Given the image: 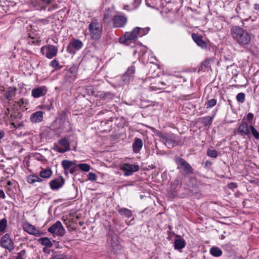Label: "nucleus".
<instances>
[{
  "mask_svg": "<svg viewBox=\"0 0 259 259\" xmlns=\"http://www.w3.org/2000/svg\"><path fill=\"white\" fill-rule=\"evenodd\" d=\"M230 31L232 38L239 45L245 46L249 44L251 36L246 30L235 26L231 28Z\"/></svg>",
  "mask_w": 259,
  "mask_h": 259,
  "instance_id": "f257e3e1",
  "label": "nucleus"
},
{
  "mask_svg": "<svg viewBox=\"0 0 259 259\" xmlns=\"http://www.w3.org/2000/svg\"><path fill=\"white\" fill-rule=\"evenodd\" d=\"M149 27H135L131 32H126L124 34V38H120V41L123 43L127 40H136L138 37H142L147 34L149 31Z\"/></svg>",
  "mask_w": 259,
  "mask_h": 259,
  "instance_id": "f03ea898",
  "label": "nucleus"
},
{
  "mask_svg": "<svg viewBox=\"0 0 259 259\" xmlns=\"http://www.w3.org/2000/svg\"><path fill=\"white\" fill-rule=\"evenodd\" d=\"M175 162L182 175L186 176L193 174V168L184 159L177 156L175 158Z\"/></svg>",
  "mask_w": 259,
  "mask_h": 259,
  "instance_id": "7ed1b4c3",
  "label": "nucleus"
},
{
  "mask_svg": "<svg viewBox=\"0 0 259 259\" xmlns=\"http://www.w3.org/2000/svg\"><path fill=\"white\" fill-rule=\"evenodd\" d=\"M102 30V24L96 19L93 20L89 26L91 37L94 40H97L101 38Z\"/></svg>",
  "mask_w": 259,
  "mask_h": 259,
  "instance_id": "20e7f679",
  "label": "nucleus"
},
{
  "mask_svg": "<svg viewBox=\"0 0 259 259\" xmlns=\"http://www.w3.org/2000/svg\"><path fill=\"white\" fill-rule=\"evenodd\" d=\"M54 150L61 153H65L70 150V142L68 137L61 138L58 141V144L55 143L52 148Z\"/></svg>",
  "mask_w": 259,
  "mask_h": 259,
  "instance_id": "39448f33",
  "label": "nucleus"
},
{
  "mask_svg": "<svg viewBox=\"0 0 259 259\" xmlns=\"http://www.w3.org/2000/svg\"><path fill=\"white\" fill-rule=\"evenodd\" d=\"M158 135L168 148H172L175 146L176 137L174 134L160 133Z\"/></svg>",
  "mask_w": 259,
  "mask_h": 259,
  "instance_id": "423d86ee",
  "label": "nucleus"
},
{
  "mask_svg": "<svg viewBox=\"0 0 259 259\" xmlns=\"http://www.w3.org/2000/svg\"><path fill=\"white\" fill-rule=\"evenodd\" d=\"M48 232L54 236H63L65 232V229L60 221L56 222L48 230Z\"/></svg>",
  "mask_w": 259,
  "mask_h": 259,
  "instance_id": "0eeeda50",
  "label": "nucleus"
},
{
  "mask_svg": "<svg viewBox=\"0 0 259 259\" xmlns=\"http://www.w3.org/2000/svg\"><path fill=\"white\" fill-rule=\"evenodd\" d=\"M120 168L124 171V176H129L133 175L134 172L139 170L138 165L123 163L120 164Z\"/></svg>",
  "mask_w": 259,
  "mask_h": 259,
  "instance_id": "6e6552de",
  "label": "nucleus"
},
{
  "mask_svg": "<svg viewBox=\"0 0 259 259\" xmlns=\"http://www.w3.org/2000/svg\"><path fill=\"white\" fill-rule=\"evenodd\" d=\"M113 26L114 28H123L127 22V18L122 15H115L112 19Z\"/></svg>",
  "mask_w": 259,
  "mask_h": 259,
  "instance_id": "1a4fd4ad",
  "label": "nucleus"
},
{
  "mask_svg": "<svg viewBox=\"0 0 259 259\" xmlns=\"http://www.w3.org/2000/svg\"><path fill=\"white\" fill-rule=\"evenodd\" d=\"M46 50V56L48 59H52L57 56L58 53V48L52 45H49L46 46H43L41 49L40 52L42 54H44V50Z\"/></svg>",
  "mask_w": 259,
  "mask_h": 259,
  "instance_id": "9d476101",
  "label": "nucleus"
},
{
  "mask_svg": "<svg viewBox=\"0 0 259 259\" xmlns=\"http://www.w3.org/2000/svg\"><path fill=\"white\" fill-rule=\"evenodd\" d=\"M0 244L2 247L10 251L14 249V243L8 234H6L2 237Z\"/></svg>",
  "mask_w": 259,
  "mask_h": 259,
  "instance_id": "9b49d317",
  "label": "nucleus"
},
{
  "mask_svg": "<svg viewBox=\"0 0 259 259\" xmlns=\"http://www.w3.org/2000/svg\"><path fill=\"white\" fill-rule=\"evenodd\" d=\"M82 46L83 43L81 40L78 39H73L68 44L67 47V51L70 54H74L75 52L73 49H75L76 51H78L82 48Z\"/></svg>",
  "mask_w": 259,
  "mask_h": 259,
  "instance_id": "f8f14e48",
  "label": "nucleus"
},
{
  "mask_svg": "<svg viewBox=\"0 0 259 259\" xmlns=\"http://www.w3.org/2000/svg\"><path fill=\"white\" fill-rule=\"evenodd\" d=\"M135 72V67L132 65L128 67L125 73L122 75L121 79L124 84H127L133 80L134 78V74Z\"/></svg>",
  "mask_w": 259,
  "mask_h": 259,
  "instance_id": "ddd939ff",
  "label": "nucleus"
},
{
  "mask_svg": "<svg viewBox=\"0 0 259 259\" xmlns=\"http://www.w3.org/2000/svg\"><path fill=\"white\" fill-rule=\"evenodd\" d=\"M23 229L28 234L35 236H40L43 234L40 231L36 228L34 226L32 225L29 223H24L23 225Z\"/></svg>",
  "mask_w": 259,
  "mask_h": 259,
  "instance_id": "4468645a",
  "label": "nucleus"
},
{
  "mask_svg": "<svg viewBox=\"0 0 259 259\" xmlns=\"http://www.w3.org/2000/svg\"><path fill=\"white\" fill-rule=\"evenodd\" d=\"M76 68L74 67H71L66 71L64 76V79L67 82H72L76 79Z\"/></svg>",
  "mask_w": 259,
  "mask_h": 259,
  "instance_id": "2eb2a0df",
  "label": "nucleus"
},
{
  "mask_svg": "<svg viewBox=\"0 0 259 259\" xmlns=\"http://www.w3.org/2000/svg\"><path fill=\"white\" fill-rule=\"evenodd\" d=\"M192 37L194 42L203 49H206L208 48V45L206 41L203 40L202 36L200 34L193 33Z\"/></svg>",
  "mask_w": 259,
  "mask_h": 259,
  "instance_id": "dca6fc26",
  "label": "nucleus"
},
{
  "mask_svg": "<svg viewBox=\"0 0 259 259\" xmlns=\"http://www.w3.org/2000/svg\"><path fill=\"white\" fill-rule=\"evenodd\" d=\"M65 183V180L62 177H60L58 179L52 180L50 182V186L52 190H56L61 188Z\"/></svg>",
  "mask_w": 259,
  "mask_h": 259,
  "instance_id": "f3484780",
  "label": "nucleus"
},
{
  "mask_svg": "<svg viewBox=\"0 0 259 259\" xmlns=\"http://www.w3.org/2000/svg\"><path fill=\"white\" fill-rule=\"evenodd\" d=\"M47 89L45 86L34 88L32 90V96L35 98H38L45 96L47 93Z\"/></svg>",
  "mask_w": 259,
  "mask_h": 259,
  "instance_id": "a211bd4d",
  "label": "nucleus"
},
{
  "mask_svg": "<svg viewBox=\"0 0 259 259\" xmlns=\"http://www.w3.org/2000/svg\"><path fill=\"white\" fill-rule=\"evenodd\" d=\"M237 132L241 136L246 135L249 136L250 135V130L248 128L247 123L246 121H242L241 124L238 127Z\"/></svg>",
  "mask_w": 259,
  "mask_h": 259,
  "instance_id": "6ab92c4d",
  "label": "nucleus"
},
{
  "mask_svg": "<svg viewBox=\"0 0 259 259\" xmlns=\"http://www.w3.org/2000/svg\"><path fill=\"white\" fill-rule=\"evenodd\" d=\"M44 112L41 111H36L32 113L30 116V120L32 122L38 123L43 119Z\"/></svg>",
  "mask_w": 259,
  "mask_h": 259,
  "instance_id": "aec40b11",
  "label": "nucleus"
},
{
  "mask_svg": "<svg viewBox=\"0 0 259 259\" xmlns=\"http://www.w3.org/2000/svg\"><path fill=\"white\" fill-rule=\"evenodd\" d=\"M143 146V142L141 139L136 138L133 144V149L135 153H139Z\"/></svg>",
  "mask_w": 259,
  "mask_h": 259,
  "instance_id": "412c9836",
  "label": "nucleus"
},
{
  "mask_svg": "<svg viewBox=\"0 0 259 259\" xmlns=\"http://www.w3.org/2000/svg\"><path fill=\"white\" fill-rule=\"evenodd\" d=\"M61 122L60 123L59 128L65 132H69L71 130L70 122L68 120L61 119Z\"/></svg>",
  "mask_w": 259,
  "mask_h": 259,
  "instance_id": "4be33fe9",
  "label": "nucleus"
},
{
  "mask_svg": "<svg viewBox=\"0 0 259 259\" xmlns=\"http://www.w3.org/2000/svg\"><path fill=\"white\" fill-rule=\"evenodd\" d=\"M16 89L15 88L10 87L5 93V97L6 99L10 100L11 98L14 97L16 94Z\"/></svg>",
  "mask_w": 259,
  "mask_h": 259,
  "instance_id": "5701e85b",
  "label": "nucleus"
},
{
  "mask_svg": "<svg viewBox=\"0 0 259 259\" xmlns=\"http://www.w3.org/2000/svg\"><path fill=\"white\" fill-rule=\"evenodd\" d=\"M118 212L121 215H123L128 218L132 216V210L126 208H119L118 209Z\"/></svg>",
  "mask_w": 259,
  "mask_h": 259,
  "instance_id": "b1692460",
  "label": "nucleus"
},
{
  "mask_svg": "<svg viewBox=\"0 0 259 259\" xmlns=\"http://www.w3.org/2000/svg\"><path fill=\"white\" fill-rule=\"evenodd\" d=\"M75 161H70L68 160H63L61 162L64 170H69L72 165H75Z\"/></svg>",
  "mask_w": 259,
  "mask_h": 259,
  "instance_id": "393cba45",
  "label": "nucleus"
},
{
  "mask_svg": "<svg viewBox=\"0 0 259 259\" xmlns=\"http://www.w3.org/2000/svg\"><path fill=\"white\" fill-rule=\"evenodd\" d=\"M38 241L42 245H44L48 248H50L53 246V243L48 237L40 238L38 240Z\"/></svg>",
  "mask_w": 259,
  "mask_h": 259,
  "instance_id": "a878e982",
  "label": "nucleus"
},
{
  "mask_svg": "<svg viewBox=\"0 0 259 259\" xmlns=\"http://www.w3.org/2000/svg\"><path fill=\"white\" fill-rule=\"evenodd\" d=\"M52 171L51 168L42 169L39 172L40 176L45 179H48L52 175Z\"/></svg>",
  "mask_w": 259,
  "mask_h": 259,
  "instance_id": "bb28decb",
  "label": "nucleus"
},
{
  "mask_svg": "<svg viewBox=\"0 0 259 259\" xmlns=\"http://www.w3.org/2000/svg\"><path fill=\"white\" fill-rule=\"evenodd\" d=\"M210 253L213 256L219 257L222 254V251L218 247L213 246L210 248Z\"/></svg>",
  "mask_w": 259,
  "mask_h": 259,
  "instance_id": "cd10ccee",
  "label": "nucleus"
},
{
  "mask_svg": "<svg viewBox=\"0 0 259 259\" xmlns=\"http://www.w3.org/2000/svg\"><path fill=\"white\" fill-rule=\"evenodd\" d=\"M185 246V242L183 239H177L175 241V249H181Z\"/></svg>",
  "mask_w": 259,
  "mask_h": 259,
  "instance_id": "c85d7f7f",
  "label": "nucleus"
},
{
  "mask_svg": "<svg viewBox=\"0 0 259 259\" xmlns=\"http://www.w3.org/2000/svg\"><path fill=\"white\" fill-rule=\"evenodd\" d=\"M10 110L8 108L7 109V110L6 111V114L8 115H10V116L11 117V120H13L15 119H17L18 118H20L19 116L20 114V113L19 112H16V111H13L12 113H11Z\"/></svg>",
  "mask_w": 259,
  "mask_h": 259,
  "instance_id": "c756f323",
  "label": "nucleus"
},
{
  "mask_svg": "<svg viewBox=\"0 0 259 259\" xmlns=\"http://www.w3.org/2000/svg\"><path fill=\"white\" fill-rule=\"evenodd\" d=\"M150 91H157L163 89V87L160 83V81H158L155 83L151 84L149 87Z\"/></svg>",
  "mask_w": 259,
  "mask_h": 259,
  "instance_id": "7c9ffc66",
  "label": "nucleus"
},
{
  "mask_svg": "<svg viewBox=\"0 0 259 259\" xmlns=\"http://www.w3.org/2000/svg\"><path fill=\"white\" fill-rule=\"evenodd\" d=\"M212 118L207 116L201 118V122L205 125L208 126L211 124Z\"/></svg>",
  "mask_w": 259,
  "mask_h": 259,
  "instance_id": "2f4dec72",
  "label": "nucleus"
},
{
  "mask_svg": "<svg viewBox=\"0 0 259 259\" xmlns=\"http://www.w3.org/2000/svg\"><path fill=\"white\" fill-rule=\"evenodd\" d=\"M76 166L79 167L82 171L88 172L91 169V166L87 163H79L76 164Z\"/></svg>",
  "mask_w": 259,
  "mask_h": 259,
  "instance_id": "473e14b6",
  "label": "nucleus"
},
{
  "mask_svg": "<svg viewBox=\"0 0 259 259\" xmlns=\"http://www.w3.org/2000/svg\"><path fill=\"white\" fill-rule=\"evenodd\" d=\"M7 224L8 222L6 219L4 218L0 220V232H4L5 231Z\"/></svg>",
  "mask_w": 259,
  "mask_h": 259,
  "instance_id": "72a5a7b5",
  "label": "nucleus"
},
{
  "mask_svg": "<svg viewBox=\"0 0 259 259\" xmlns=\"http://www.w3.org/2000/svg\"><path fill=\"white\" fill-rule=\"evenodd\" d=\"M217 100L215 99H211L209 100L205 104L206 108H211L217 104Z\"/></svg>",
  "mask_w": 259,
  "mask_h": 259,
  "instance_id": "f704fd0d",
  "label": "nucleus"
},
{
  "mask_svg": "<svg viewBox=\"0 0 259 259\" xmlns=\"http://www.w3.org/2000/svg\"><path fill=\"white\" fill-rule=\"evenodd\" d=\"M207 155L210 157L217 158L218 155V152L215 150L208 149L207 150Z\"/></svg>",
  "mask_w": 259,
  "mask_h": 259,
  "instance_id": "c9c22d12",
  "label": "nucleus"
},
{
  "mask_svg": "<svg viewBox=\"0 0 259 259\" xmlns=\"http://www.w3.org/2000/svg\"><path fill=\"white\" fill-rule=\"evenodd\" d=\"M245 95L243 93H240L236 96L237 101L241 103H243L245 100Z\"/></svg>",
  "mask_w": 259,
  "mask_h": 259,
  "instance_id": "e433bc0d",
  "label": "nucleus"
},
{
  "mask_svg": "<svg viewBox=\"0 0 259 259\" xmlns=\"http://www.w3.org/2000/svg\"><path fill=\"white\" fill-rule=\"evenodd\" d=\"M250 130L254 137L256 139L259 140V133L254 128V127L253 125H251L250 126Z\"/></svg>",
  "mask_w": 259,
  "mask_h": 259,
  "instance_id": "4c0bfd02",
  "label": "nucleus"
},
{
  "mask_svg": "<svg viewBox=\"0 0 259 259\" xmlns=\"http://www.w3.org/2000/svg\"><path fill=\"white\" fill-rule=\"evenodd\" d=\"M26 250L23 249L18 253L16 259H26Z\"/></svg>",
  "mask_w": 259,
  "mask_h": 259,
  "instance_id": "58836bf2",
  "label": "nucleus"
},
{
  "mask_svg": "<svg viewBox=\"0 0 259 259\" xmlns=\"http://www.w3.org/2000/svg\"><path fill=\"white\" fill-rule=\"evenodd\" d=\"M51 259H71V258L66 254H59L52 257Z\"/></svg>",
  "mask_w": 259,
  "mask_h": 259,
  "instance_id": "ea45409f",
  "label": "nucleus"
},
{
  "mask_svg": "<svg viewBox=\"0 0 259 259\" xmlns=\"http://www.w3.org/2000/svg\"><path fill=\"white\" fill-rule=\"evenodd\" d=\"M36 176L34 175L28 176L27 178V181L30 184L34 183L36 182Z\"/></svg>",
  "mask_w": 259,
  "mask_h": 259,
  "instance_id": "a19ab883",
  "label": "nucleus"
},
{
  "mask_svg": "<svg viewBox=\"0 0 259 259\" xmlns=\"http://www.w3.org/2000/svg\"><path fill=\"white\" fill-rule=\"evenodd\" d=\"M97 176L95 174L90 172L88 175V179L91 181H95L97 180Z\"/></svg>",
  "mask_w": 259,
  "mask_h": 259,
  "instance_id": "79ce46f5",
  "label": "nucleus"
},
{
  "mask_svg": "<svg viewBox=\"0 0 259 259\" xmlns=\"http://www.w3.org/2000/svg\"><path fill=\"white\" fill-rule=\"evenodd\" d=\"M50 66L53 68H56L57 67H59V63L57 59H55L51 62Z\"/></svg>",
  "mask_w": 259,
  "mask_h": 259,
  "instance_id": "37998d69",
  "label": "nucleus"
},
{
  "mask_svg": "<svg viewBox=\"0 0 259 259\" xmlns=\"http://www.w3.org/2000/svg\"><path fill=\"white\" fill-rule=\"evenodd\" d=\"M253 114L252 113H249L247 115L246 119L249 123H251L253 118Z\"/></svg>",
  "mask_w": 259,
  "mask_h": 259,
  "instance_id": "c03bdc74",
  "label": "nucleus"
},
{
  "mask_svg": "<svg viewBox=\"0 0 259 259\" xmlns=\"http://www.w3.org/2000/svg\"><path fill=\"white\" fill-rule=\"evenodd\" d=\"M103 20L105 22L108 23L110 21V16L108 13H105L104 15Z\"/></svg>",
  "mask_w": 259,
  "mask_h": 259,
  "instance_id": "a18cd8bd",
  "label": "nucleus"
},
{
  "mask_svg": "<svg viewBox=\"0 0 259 259\" xmlns=\"http://www.w3.org/2000/svg\"><path fill=\"white\" fill-rule=\"evenodd\" d=\"M211 164H212V163L210 161L206 160L204 163V167L205 168H209L210 167Z\"/></svg>",
  "mask_w": 259,
  "mask_h": 259,
  "instance_id": "49530a36",
  "label": "nucleus"
},
{
  "mask_svg": "<svg viewBox=\"0 0 259 259\" xmlns=\"http://www.w3.org/2000/svg\"><path fill=\"white\" fill-rule=\"evenodd\" d=\"M77 167L76 165L74 167H71L69 170V172L71 174H73L76 170H77Z\"/></svg>",
  "mask_w": 259,
  "mask_h": 259,
  "instance_id": "de8ad7c7",
  "label": "nucleus"
},
{
  "mask_svg": "<svg viewBox=\"0 0 259 259\" xmlns=\"http://www.w3.org/2000/svg\"><path fill=\"white\" fill-rule=\"evenodd\" d=\"M25 102L24 99H21L18 102H16L20 107L22 106Z\"/></svg>",
  "mask_w": 259,
  "mask_h": 259,
  "instance_id": "09e8293b",
  "label": "nucleus"
},
{
  "mask_svg": "<svg viewBox=\"0 0 259 259\" xmlns=\"http://www.w3.org/2000/svg\"><path fill=\"white\" fill-rule=\"evenodd\" d=\"M43 4H50L53 0H40Z\"/></svg>",
  "mask_w": 259,
  "mask_h": 259,
  "instance_id": "8fccbe9b",
  "label": "nucleus"
},
{
  "mask_svg": "<svg viewBox=\"0 0 259 259\" xmlns=\"http://www.w3.org/2000/svg\"><path fill=\"white\" fill-rule=\"evenodd\" d=\"M57 8H58V5L57 4H55V5H54L52 7H50L48 9V11H50L51 10H55V9H56Z\"/></svg>",
  "mask_w": 259,
  "mask_h": 259,
  "instance_id": "3c124183",
  "label": "nucleus"
},
{
  "mask_svg": "<svg viewBox=\"0 0 259 259\" xmlns=\"http://www.w3.org/2000/svg\"><path fill=\"white\" fill-rule=\"evenodd\" d=\"M229 187H230V188H236V187H237V185H236V184H235V183H233L229 184Z\"/></svg>",
  "mask_w": 259,
  "mask_h": 259,
  "instance_id": "603ef678",
  "label": "nucleus"
},
{
  "mask_svg": "<svg viewBox=\"0 0 259 259\" xmlns=\"http://www.w3.org/2000/svg\"><path fill=\"white\" fill-rule=\"evenodd\" d=\"M12 124L15 127L17 128L20 127L21 126H22L23 125L22 124H21V123H19L16 125H15V124L14 123H13Z\"/></svg>",
  "mask_w": 259,
  "mask_h": 259,
  "instance_id": "864d4df0",
  "label": "nucleus"
},
{
  "mask_svg": "<svg viewBox=\"0 0 259 259\" xmlns=\"http://www.w3.org/2000/svg\"><path fill=\"white\" fill-rule=\"evenodd\" d=\"M42 181V180L39 178V177H38L37 176H36V182H41Z\"/></svg>",
  "mask_w": 259,
  "mask_h": 259,
  "instance_id": "5fc2aeb1",
  "label": "nucleus"
},
{
  "mask_svg": "<svg viewBox=\"0 0 259 259\" xmlns=\"http://www.w3.org/2000/svg\"><path fill=\"white\" fill-rule=\"evenodd\" d=\"M160 83L161 85H162L163 89H164V87L166 85V84L164 82L161 81H160Z\"/></svg>",
  "mask_w": 259,
  "mask_h": 259,
  "instance_id": "6e6d98bb",
  "label": "nucleus"
},
{
  "mask_svg": "<svg viewBox=\"0 0 259 259\" xmlns=\"http://www.w3.org/2000/svg\"><path fill=\"white\" fill-rule=\"evenodd\" d=\"M68 170H64V174L66 175V176H67L68 174Z\"/></svg>",
  "mask_w": 259,
  "mask_h": 259,
  "instance_id": "4d7b16f0",
  "label": "nucleus"
},
{
  "mask_svg": "<svg viewBox=\"0 0 259 259\" xmlns=\"http://www.w3.org/2000/svg\"><path fill=\"white\" fill-rule=\"evenodd\" d=\"M3 10H4L3 7L0 5V13H2Z\"/></svg>",
  "mask_w": 259,
  "mask_h": 259,
  "instance_id": "13d9d810",
  "label": "nucleus"
},
{
  "mask_svg": "<svg viewBox=\"0 0 259 259\" xmlns=\"http://www.w3.org/2000/svg\"><path fill=\"white\" fill-rule=\"evenodd\" d=\"M7 185H9V186H11V185H12V182H11V181H8V182H7Z\"/></svg>",
  "mask_w": 259,
  "mask_h": 259,
  "instance_id": "bf43d9fd",
  "label": "nucleus"
},
{
  "mask_svg": "<svg viewBox=\"0 0 259 259\" xmlns=\"http://www.w3.org/2000/svg\"><path fill=\"white\" fill-rule=\"evenodd\" d=\"M83 222H80L79 223V224L80 226H82L83 225Z\"/></svg>",
  "mask_w": 259,
  "mask_h": 259,
  "instance_id": "052dcab7",
  "label": "nucleus"
},
{
  "mask_svg": "<svg viewBox=\"0 0 259 259\" xmlns=\"http://www.w3.org/2000/svg\"><path fill=\"white\" fill-rule=\"evenodd\" d=\"M41 21L48 23V21H47L46 20H41Z\"/></svg>",
  "mask_w": 259,
  "mask_h": 259,
  "instance_id": "680f3d73",
  "label": "nucleus"
},
{
  "mask_svg": "<svg viewBox=\"0 0 259 259\" xmlns=\"http://www.w3.org/2000/svg\"><path fill=\"white\" fill-rule=\"evenodd\" d=\"M257 151H258V152L259 153V145L258 146Z\"/></svg>",
  "mask_w": 259,
  "mask_h": 259,
  "instance_id": "e2e57ef3",
  "label": "nucleus"
},
{
  "mask_svg": "<svg viewBox=\"0 0 259 259\" xmlns=\"http://www.w3.org/2000/svg\"><path fill=\"white\" fill-rule=\"evenodd\" d=\"M2 257H3V256H1L0 259H2Z\"/></svg>",
  "mask_w": 259,
  "mask_h": 259,
  "instance_id": "0e129e2a",
  "label": "nucleus"
}]
</instances>
